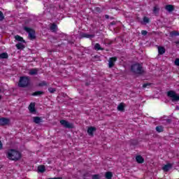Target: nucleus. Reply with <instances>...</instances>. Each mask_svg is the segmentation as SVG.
Here are the masks:
<instances>
[{
    "label": "nucleus",
    "instance_id": "1",
    "mask_svg": "<svg viewBox=\"0 0 179 179\" xmlns=\"http://www.w3.org/2000/svg\"><path fill=\"white\" fill-rule=\"evenodd\" d=\"M6 157L8 160L19 162L22 159V153L15 149H10L6 153Z\"/></svg>",
    "mask_w": 179,
    "mask_h": 179
},
{
    "label": "nucleus",
    "instance_id": "2",
    "mask_svg": "<svg viewBox=\"0 0 179 179\" xmlns=\"http://www.w3.org/2000/svg\"><path fill=\"white\" fill-rule=\"evenodd\" d=\"M131 72L134 75H143L145 70L142 64L139 63H135L131 66Z\"/></svg>",
    "mask_w": 179,
    "mask_h": 179
},
{
    "label": "nucleus",
    "instance_id": "3",
    "mask_svg": "<svg viewBox=\"0 0 179 179\" xmlns=\"http://www.w3.org/2000/svg\"><path fill=\"white\" fill-rule=\"evenodd\" d=\"M27 24H29V21H25V25H23V30L28 33L30 40L36 39V31L34 29L27 27Z\"/></svg>",
    "mask_w": 179,
    "mask_h": 179
},
{
    "label": "nucleus",
    "instance_id": "4",
    "mask_svg": "<svg viewBox=\"0 0 179 179\" xmlns=\"http://www.w3.org/2000/svg\"><path fill=\"white\" fill-rule=\"evenodd\" d=\"M30 85V77L29 76H22L20 78L18 83L19 87H27Z\"/></svg>",
    "mask_w": 179,
    "mask_h": 179
},
{
    "label": "nucleus",
    "instance_id": "5",
    "mask_svg": "<svg viewBox=\"0 0 179 179\" xmlns=\"http://www.w3.org/2000/svg\"><path fill=\"white\" fill-rule=\"evenodd\" d=\"M167 96L171 99V101H179V96L175 91L171 90L167 92Z\"/></svg>",
    "mask_w": 179,
    "mask_h": 179
},
{
    "label": "nucleus",
    "instance_id": "6",
    "mask_svg": "<svg viewBox=\"0 0 179 179\" xmlns=\"http://www.w3.org/2000/svg\"><path fill=\"white\" fill-rule=\"evenodd\" d=\"M60 124L64 127V128H67L69 129H73V124L70 123L69 122L65 120H60Z\"/></svg>",
    "mask_w": 179,
    "mask_h": 179
},
{
    "label": "nucleus",
    "instance_id": "7",
    "mask_svg": "<svg viewBox=\"0 0 179 179\" xmlns=\"http://www.w3.org/2000/svg\"><path fill=\"white\" fill-rule=\"evenodd\" d=\"M96 129H96V127H89L87 130V132L89 136H92V137L94 136V132H96Z\"/></svg>",
    "mask_w": 179,
    "mask_h": 179
},
{
    "label": "nucleus",
    "instance_id": "8",
    "mask_svg": "<svg viewBox=\"0 0 179 179\" xmlns=\"http://www.w3.org/2000/svg\"><path fill=\"white\" fill-rule=\"evenodd\" d=\"M94 34H89L84 32L80 34V38H94Z\"/></svg>",
    "mask_w": 179,
    "mask_h": 179
},
{
    "label": "nucleus",
    "instance_id": "9",
    "mask_svg": "<svg viewBox=\"0 0 179 179\" xmlns=\"http://www.w3.org/2000/svg\"><path fill=\"white\" fill-rule=\"evenodd\" d=\"M29 110L31 114H34L36 113V103H31L29 106Z\"/></svg>",
    "mask_w": 179,
    "mask_h": 179
},
{
    "label": "nucleus",
    "instance_id": "10",
    "mask_svg": "<svg viewBox=\"0 0 179 179\" xmlns=\"http://www.w3.org/2000/svg\"><path fill=\"white\" fill-rule=\"evenodd\" d=\"M117 61V57H110L109 59V64H108V67L109 68H113V66H114V63Z\"/></svg>",
    "mask_w": 179,
    "mask_h": 179
},
{
    "label": "nucleus",
    "instance_id": "11",
    "mask_svg": "<svg viewBox=\"0 0 179 179\" xmlns=\"http://www.w3.org/2000/svg\"><path fill=\"white\" fill-rule=\"evenodd\" d=\"M9 124V119L6 117L0 118V125H8Z\"/></svg>",
    "mask_w": 179,
    "mask_h": 179
},
{
    "label": "nucleus",
    "instance_id": "12",
    "mask_svg": "<svg viewBox=\"0 0 179 179\" xmlns=\"http://www.w3.org/2000/svg\"><path fill=\"white\" fill-rule=\"evenodd\" d=\"M136 161L137 162V163H138L139 164H142L143 163L145 162V159H143V157H141V155H137L136 157Z\"/></svg>",
    "mask_w": 179,
    "mask_h": 179
},
{
    "label": "nucleus",
    "instance_id": "13",
    "mask_svg": "<svg viewBox=\"0 0 179 179\" xmlns=\"http://www.w3.org/2000/svg\"><path fill=\"white\" fill-rule=\"evenodd\" d=\"M171 169H173V164H167L162 167L164 171H169Z\"/></svg>",
    "mask_w": 179,
    "mask_h": 179
},
{
    "label": "nucleus",
    "instance_id": "14",
    "mask_svg": "<svg viewBox=\"0 0 179 179\" xmlns=\"http://www.w3.org/2000/svg\"><path fill=\"white\" fill-rule=\"evenodd\" d=\"M165 9H166V10L169 12V13H171V12H173L174 10V6H173L171 4L166 5L165 6Z\"/></svg>",
    "mask_w": 179,
    "mask_h": 179
},
{
    "label": "nucleus",
    "instance_id": "15",
    "mask_svg": "<svg viewBox=\"0 0 179 179\" xmlns=\"http://www.w3.org/2000/svg\"><path fill=\"white\" fill-rule=\"evenodd\" d=\"M29 75L31 76H34V75H38V69H31L29 70Z\"/></svg>",
    "mask_w": 179,
    "mask_h": 179
},
{
    "label": "nucleus",
    "instance_id": "16",
    "mask_svg": "<svg viewBox=\"0 0 179 179\" xmlns=\"http://www.w3.org/2000/svg\"><path fill=\"white\" fill-rule=\"evenodd\" d=\"M45 94V92L43 91H36L35 92H33L31 94V96H38L39 97H41V96Z\"/></svg>",
    "mask_w": 179,
    "mask_h": 179
},
{
    "label": "nucleus",
    "instance_id": "17",
    "mask_svg": "<svg viewBox=\"0 0 179 179\" xmlns=\"http://www.w3.org/2000/svg\"><path fill=\"white\" fill-rule=\"evenodd\" d=\"M14 38L16 40V41H20V43H26V41H24V39H23V37H22L19 35L15 36Z\"/></svg>",
    "mask_w": 179,
    "mask_h": 179
},
{
    "label": "nucleus",
    "instance_id": "18",
    "mask_svg": "<svg viewBox=\"0 0 179 179\" xmlns=\"http://www.w3.org/2000/svg\"><path fill=\"white\" fill-rule=\"evenodd\" d=\"M34 122L35 124H40V122H43V119L38 116L34 117Z\"/></svg>",
    "mask_w": 179,
    "mask_h": 179
},
{
    "label": "nucleus",
    "instance_id": "19",
    "mask_svg": "<svg viewBox=\"0 0 179 179\" xmlns=\"http://www.w3.org/2000/svg\"><path fill=\"white\" fill-rule=\"evenodd\" d=\"M158 52H159V55H163V54H164V52H166V49L164 48V47L159 46L158 47Z\"/></svg>",
    "mask_w": 179,
    "mask_h": 179
},
{
    "label": "nucleus",
    "instance_id": "20",
    "mask_svg": "<svg viewBox=\"0 0 179 179\" xmlns=\"http://www.w3.org/2000/svg\"><path fill=\"white\" fill-rule=\"evenodd\" d=\"M50 30L52 31H53L54 33H55V31H57V30H58V27L57 26V24L53 23L52 24V25L50 26Z\"/></svg>",
    "mask_w": 179,
    "mask_h": 179
},
{
    "label": "nucleus",
    "instance_id": "21",
    "mask_svg": "<svg viewBox=\"0 0 179 179\" xmlns=\"http://www.w3.org/2000/svg\"><path fill=\"white\" fill-rule=\"evenodd\" d=\"M117 110L118 111L124 112L125 111V106H124V103H121L117 106Z\"/></svg>",
    "mask_w": 179,
    "mask_h": 179
},
{
    "label": "nucleus",
    "instance_id": "22",
    "mask_svg": "<svg viewBox=\"0 0 179 179\" xmlns=\"http://www.w3.org/2000/svg\"><path fill=\"white\" fill-rule=\"evenodd\" d=\"M8 58H9V55H8L6 52H3L0 54L1 59H8Z\"/></svg>",
    "mask_w": 179,
    "mask_h": 179
},
{
    "label": "nucleus",
    "instance_id": "23",
    "mask_svg": "<svg viewBox=\"0 0 179 179\" xmlns=\"http://www.w3.org/2000/svg\"><path fill=\"white\" fill-rule=\"evenodd\" d=\"M15 47L17 50H24V45H23L22 43H18L15 45Z\"/></svg>",
    "mask_w": 179,
    "mask_h": 179
},
{
    "label": "nucleus",
    "instance_id": "24",
    "mask_svg": "<svg viewBox=\"0 0 179 179\" xmlns=\"http://www.w3.org/2000/svg\"><path fill=\"white\" fill-rule=\"evenodd\" d=\"M38 173H44L45 171V166L44 165H41L38 166Z\"/></svg>",
    "mask_w": 179,
    "mask_h": 179
},
{
    "label": "nucleus",
    "instance_id": "25",
    "mask_svg": "<svg viewBox=\"0 0 179 179\" xmlns=\"http://www.w3.org/2000/svg\"><path fill=\"white\" fill-rule=\"evenodd\" d=\"M105 177L106 179H111L113 178V172L108 171L105 173Z\"/></svg>",
    "mask_w": 179,
    "mask_h": 179
},
{
    "label": "nucleus",
    "instance_id": "26",
    "mask_svg": "<svg viewBox=\"0 0 179 179\" xmlns=\"http://www.w3.org/2000/svg\"><path fill=\"white\" fill-rule=\"evenodd\" d=\"M94 50H96V51H99L101 50V51H103L104 48H101V46H100L99 43H96L94 47Z\"/></svg>",
    "mask_w": 179,
    "mask_h": 179
},
{
    "label": "nucleus",
    "instance_id": "27",
    "mask_svg": "<svg viewBox=\"0 0 179 179\" xmlns=\"http://www.w3.org/2000/svg\"><path fill=\"white\" fill-rule=\"evenodd\" d=\"M39 87H43L44 86H48V83L46 81L43 80L38 84Z\"/></svg>",
    "mask_w": 179,
    "mask_h": 179
},
{
    "label": "nucleus",
    "instance_id": "28",
    "mask_svg": "<svg viewBox=\"0 0 179 179\" xmlns=\"http://www.w3.org/2000/svg\"><path fill=\"white\" fill-rule=\"evenodd\" d=\"M152 12H153V13H155V15H157V13H159V12H160V8H159L157 7V6H155L153 8Z\"/></svg>",
    "mask_w": 179,
    "mask_h": 179
},
{
    "label": "nucleus",
    "instance_id": "29",
    "mask_svg": "<svg viewBox=\"0 0 179 179\" xmlns=\"http://www.w3.org/2000/svg\"><path fill=\"white\" fill-rule=\"evenodd\" d=\"M155 129L157 132H163V131H164V127H163V126H157Z\"/></svg>",
    "mask_w": 179,
    "mask_h": 179
},
{
    "label": "nucleus",
    "instance_id": "30",
    "mask_svg": "<svg viewBox=\"0 0 179 179\" xmlns=\"http://www.w3.org/2000/svg\"><path fill=\"white\" fill-rule=\"evenodd\" d=\"M94 12H96V13H101V8H100V7H95Z\"/></svg>",
    "mask_w": 179,
    "mask_h": 179
},
{
    "label": "nucleus",
    "instance_id": "31",
    "mask_svg": "<svg viewBox=\"0 0 179 179\" xmlns=\"http://www.w3.org/2000/svg\"><path fill=\"white\" fill-rule=\"evenodd\" d=\"M48 92H50V93H55V92H57V90L55 88L49 87Z\"/></svg>",
    "mask_w": 179,
    "mask_h": 179
},
{
    "label": "nucleus",
    "instance_id": "32",
    "mask_svg": "<svg viewBox=\"0 0 179 179\" xmlns=\"http://www.w3.org/2000/svg\"><path fill=\"white\" fill-rule=\"evenodd\" d=\"M5 19V16H3V13L2 11H0V22H2Z\"/></svg>",
    "mask_w": 179,
    "mask_h": 179
},
{
    "label": "nucleus",
    "instance_id": "33",
    "mask_svg": "<svg viewBox=\"0 0 179 179\" xmlns=\"http://www.w3.org/2000/svg\"><path fill=\"white\" fill-rule=\"evenodd\" d=\"M92 179H100V176L99 174L93 175Z\"/></svg>",
    "mask_w": 179,
    "mask_h": 179
},
{
    "label": "nucleus",
    "instance_id": "34",
    "mask_svg": "<svg viewBox=\"0 0 179 179\" xmlns=\"http://www.w3.org/2000/svg\"><path fill=\"white\" fill-rule=\"evenodd\" d=\"M148 86H152V83H147L143 85V87H148Z\"/></svg>",
    "mask_w": 179,
    "mask_h": 179
},
{
    "label": "nucleus",
    "instance_id": "35",
    "mask_svg": "<svg viewBox=\"0 0 179 179\" xmlns=\"http://www.w3.org/2000/svg\"><path fill=\"white\" fill-rule=\"evenodd\" d=\"M143 22H144V23H149V17H143Z\"/></svg>",
    "mask_w": 179,
    "mask_h": 179
},
{
    "label": "nucleus",
    "instance_id": "36",
    "mask_svg": "<svg viewBox=\"0 0 179 179\" xmlns=\"http://www.w3.org/2000/svg\"><path fill=\"white\" fill-rule=\"evenodd\" d=\"M175 65H176V66H179V59H176Z\"/></svg>",
    "mask_w": 179,
    "mask_h": 179
},
{
    "label": "nucleus",
    "instance_id": "37",
    "mask_svg": "<svg viewBox=\"0 0 179 179\" xmlns=\"http://www.w3.org/2000/svg\"><path fill=\"white\" fill-rule=\"evenodd\" d=\"M141 34L143 36H146V34H148V31H145V30L141 31Z\"/></svg>",
    "mask_w": 179,
    "mask_h": 179
},
{
    "label": "nucleus",
    "instance_id": "38",
    "mask_svg": "<svg viewBox=\"0 0 179 179\" xmlns=\"http://www.w3.org/2000/svg\"><path fill=\"white\" fill-rule=\"evenodd\" d=\"M131 145H138V141H131Z\"/></svg>",
    "mask_w": 179,
    "mask_h": 179
},
{
    "label": "nucleus",
    "instance_id": "39",
    "mask_svg": "<svg viewBox=\"0 0 179 179\" xmlns=\"http://www.w3.org/2000/svg\"><path fill=\"white\" fill-rule=\"evenodd\" d=\"M3 149V144H2V141L0 140V150H2Z\"/></svg>",
    "mask_w": 179,
    "mask_h": 179
},
{
    "label": "nucleus",
    "instance_id": "40",
    "mask_svg": "<svg viewBox=\"0 0 179 179\" xmlns=\"http://www.w3.org/2000/svg\"><path fill=\"white\" fill-rule=\"evenodd\" d=\"M171 119H166V124H170L171 122Z\"/></svg>",
    "mask_w": 179,
    "mask_h": 179
},
{
    "label": "nucleus",
    "instance_id": "41",
    "mask_svg": "<svg viewBox=\"0 0 179 179\" xmlns=\"http://www.w3.org/2000/svg\"><path fill=\"white\" fill-rule=\"evenodd\" d=\"M105 19H110V15H105Z\"/></svg>",
    "mask_w": 179,
    "mask_h": 179
},
{
    "label": "nucleus",
    "instance_id": "42",
    "mask_svg": "<svg viewBox=\"0 0 179 179\" xmlns=\"http://www.w3.org/2000/svg\"><path fill=\"white\" fill-rule=\"evenodd\" d=\"M174 36H179V33L178 32H175Z\"/></svg>",
    "mask_w": 179,
    "mask_h": 179
},
{
    "label": "nucleus",
    "instance_id": "43",
    "mask_svg": "<svg viewBox=\"0 0 179 179\" xmlns=\"http://www.w3.org/2000/svg\"><path fill=\"white\" fill-rule=\"evenodd\" d=\"M90 85V83H85V86H89Z\"/></svg>",
    "mask_w": 179,
    "mask_h": 179
},
{
    "label": "nucleus",
    "instance_id": "44",
    "mask_svg": "<svg viewBox=\"0 0 179 179\" xmlns=\"http://www.w3.org/2000/svg\"><path fill=\"white\" fill-rule=\"evenodd\" d=\"M110 24H112V25L115 24V22H110Z\"/></svg>",
    "mask_w": 179,
    "mask_h": 179
},
{
    "label": "nucleus",
    "instance_id": "45",
    "mask_svg": "<svg viewBox=\"0 0 179 179\" xmlns=\"http://www.w3.org/2000/svg\"><path fill=\"white\" fill-rule=\"evenodd\" d=\"M69 44H73V42L69 41Z\"/></svg>",
    "mask_w": 179,
    "mask_h": 179
},
{
    "label": "nucleus",
    "instance_id": "46",
    "mask_svg": "<svg viewBox=\"0 0 179 179\" xmlns=\"http://www.w3.org/2000/svg\"><path fill=\"white\" fill-rule=\"evenodd\" d=\"M176 110H179V106H176Z\"/></svg>",
    "mask_w": 179,
    "mask_h": 179
},
{
    "label": "nucleus",
    "instance_id": "47",
    "mask_svg": "<svg viewBox=\"0 0 179 179\" xmlns=\"http://www.w3.org/2000/svg\"><path fill=\"white\" fill-rule=\"evenodd\" d=\"M176 44H179V41L176 42Z\"/></svg>",
    "mask_w": 179,
    "mask_h": 179
},
{
    "label": "nucleus",
    "instance_id": "48",
    "mask_svg": "<svg viewBox=\"0 0 179 179\" xmlns=\"http://www.w3.org/2000/svg\"><path fill=\"white\" fill-rule=\"evenodd\" d=\"M2 99V96L0 95V100Z\"/></svg>",
    "mask_w": 179,
    "mask_h": 179
},
{
    "label": "nucleus",
    "instance_id": "49",
    "mask_svg": "<svg viewBox=\"0 0 179 179\" xmlns=\"http://www.w3.org/2000/svg\"><path fill=\"white\" fill-rule=\"evenodd\" d=\"M110 19H112V20H113V19H114V17H110Z\"/></svg>",
    "mask_w": 179,
    "mask_h": 179
},
{
    "label": "nucleus",
    "instance_id": "50",
    "mask_svg": "<svg viewBox=\"0 0 179 179\" xmlns=\"http://www.w3.org/2000/svg\"><path fill=\"white\" fill-rule=\"evenodd\" d=\"M0 92H1V89H0Z\"/></svg>",
    "mask_w": 179,
    "mask_h": 179
}]
</instances>
